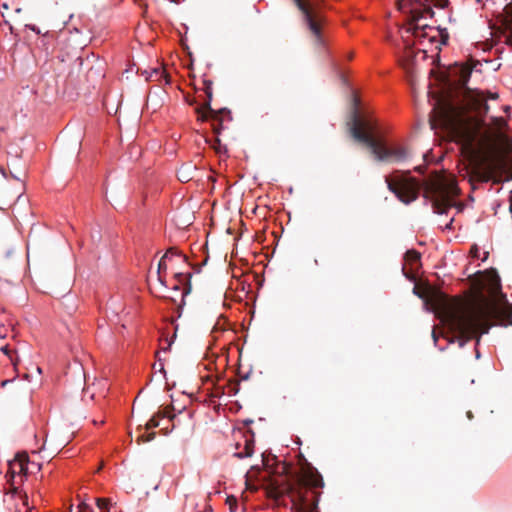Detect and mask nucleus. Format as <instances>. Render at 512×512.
<instances>
[{
  "label": "nucleus",
  "instance_id": "1",
  "mask_svg": "<svg viewBox=\"0 0 512 512\" xmlns=\"http://www.w3.org/2000/svg\"><path fill=\"white\" fill-rule=\"evenodd\" d=\"M500 279L493 275L483 285L489 296L482 291L468 301H454L445 311V321L450 329L459 334L462 347L473 337L480 341V335L488 333L495 322L512 325V304L500 293Z\"/></svg>",
  "mask_w": 512,
  "mask_h": 512
},
{
  "label": "nucleus",
  "instance_id": "2",
  "mask_svg": "<svg viewBox=\"0 0 512 512\" xmlns=\"http://www.w3.org/2000/svg\"><path fill=\"white\" fill-rule=\"evenodd\" d=\"M473 67L468 64L456 65L452 71L454 76L458 77L457 85L463 93L461 103H453L450 100H440L433 109L435 119L431 121L432 128L435 123L447 130H456L463 122V117L470 110L477 109L480 105V99L475 97L472 91L467 87L471 77Z\"/></svg>",
  "mask_w": 512,
  "mask_h": 512
},
{
  "label": "nucleus",
  "instance_id": "3",
  "mask_svg": "<svg viewBox=\"0 0 512 512\" xmlns=\"http://www.w3.org/2000/svg\"><path fill=\"white\" fill-rule=\"evenodd\" d=\"M323 487L324 481L321 474L316 469L309 468L295 483L287 484L284 488L270 486L267 495L279 502L284 494H287L295 512H319L318 502L321 495L319 489Z\"/></svg>",
  "mask_w": 512,
  "mask_h": 512
},
{
  "label": "nucleus",
  "instance_id": "4",
  "mask_svg": "<svg viewBox=\"0 0 512 512\" xmlns=\"http://www.w3.org/2000/svg\"><path fill=\"white\" fill-rule=\"evenodd\" d=\"M350 134L356 141L369 147L378 161L401 162L410 155L406 147L387 145L385 141L376 136V124L362 120L356 113L353 115Z\"/></svg>",
  "mask_w": 512,
  "mask_h": 512
},
{
  "label": "nucleus",
  "instance_id": "5",
  "mask_svg": "<svg viewBox=\"0 0 512 512\" xmlns=\"http://www.w3.org/2000/svg\"><path fill=\"white\" fill-rule=\"evenodd\" d=\"M458 187L452 180L435 175L424 184V194L432 202L433 209L438 214L454 206L453 198L458 195Z\"/></svg>",
  "mask_w": 512,
  "mask_h": 512
},
{
  "label": "nucleus",
  "instance_id": "6",
  "mask_svg": "<svg viewBox=\"0 0 512 512\" xmlns=\"http://www.w3.org/2000/svg\"><path fill=\"white\" fill-rule=\"evenodd\" d=\"M388 189L403 203L409 204L418 198L419 182L413 177H385Z\"/></svg>",
  "mask_w": 512,
  "mask_h": 512
},
{
  "label": "nucleus",
  "instance_id": "7",
  "mask_svg": "<svg viewBox=\"0 0 512 512\" xmlns=\"http://www.w3.org/2000/svg\"><path fill=\"white\" fill-rule=\"evenodd\" d=\"M295 5L303 14L305 24L318 41L321 40V19L322 16L318 7L307 0H293Z\"/></svg>",
  "mask_w": 512,
  "mask_h": 512
},
{
  "label": "nucleus",
  "instance_id": "8",
  "mask_svg": "<svg viewBox=\"0 0 512 512\" xmlns=\"http://www.w3.org/2000/svg\"><path fill=\"white\" fill-rule=\"evenodd\" d=\"M416 3L419 4V7H415L412 9V19L411 25L412 27L409 29L412 31L414 37L421 39L428 37L427 30H431L432 28L427 24H421V19L426 16L433 17L434 11L430 4H424L420 0H415Z\"/></svg>",
  "mask_w": 512,
  "mask_h": 512
},
{
  "label": "nucleus",
  "instance_id": "9",
  "mask_svg": "<svg viewBox=\"0 0 512 512\" xmlns=\"http://www.w3.org/2000/svg\"><path fill=\"white\" fill-rule=\"evenodd\" d=\"M173 419L174 418H159V420H157V418H149L144 423L145 432L139 434L137 437V443L139 444L142 442L152 441L155 438L156 433L146 432L156 427H160V430L163 432V435H167L174 427V425L172 424Z\"/></svg>",
  "mask_w": 512,
  "mask_h": 512
},
{
  "label": "nucleus",
  "instance_id": "10",
  "mask_svg": "<svg viewBox=\"0 0 512 512\" xmlns=\"http://www.w3.org/2000/svg\"><path fill=\"white\" fill-rule=\"evenodd\" d=\"M28 464H29V456L27 453H17L15 458L12 461H9L8 472L6 474L7 482L10 484L11 489L10 492L16 493L17 487L14 486V478L16 474H23L26 476L28 474Z\"/></svg>",
  "mask_w": 512,
  "mask_h": 512
},
{
  "label": "nucleus",
  "instance_id": "11",
  "mask_svg": "<svg viewBox=\"0 0 512 512\" xmlns=\"http://www.w3.org/2000/svg\"><path fill=\"white\" fill-rule=\"evenodd\" d=\"M227 116L229 119H231L230 111L226 108H222L219 110H214L211 108V110H202L200 114H198L199 119L202 121L211 119L212 121L223 119V116Z\"/></svg>",
  "mask_w": 512,
  "mask_h": 512
},
{
  "label": "nucleus",
  "instance_id": "12",
  "mask_svg": "<svg viewBox=\"0 0 512 512\" xmlns=\"http://www.w3.org/2000/svg\"><path fill=\"white\" fill-rule=\"evenodd\" d=\"M203 85H204L203 91L206 95V101L204 102V104L202 106H199L196 108L197 114H200L202 110H211V101L213 98V90H212L213 82L211 80L204 79Z\"/></svg>",
  "mask_w": 512,
  "mask_h": 512
},
{
  "label": "nucleus",
  "instance_id": "13",
  "mask_svg": "<svg viewBox=\"0 0 512 512\" xmlns=\"http://www.w3.org/2000/svg\"><path fill=\"white\" fill-rule=\"evenodd\" d=\"M196 173V166L191 164H185L180 167L178 170V179L181 182H189L194 178V174Z\"/></svg>",
  "mask_w": 512,
  "mask_h": 512
},
{
  "label": "nucleus",
  "instance_id": "14",
  "mask_svg": "<svg viewBox=\"0 0 512 512\" xmlns=\"http://www.w3.org/2000/svg\"><path fill=\"white\" fill-rule=\"evenodd\" d=\"M141 75H144L146 77V80L160 81L162 78H164L166 80V83H169V76L162 68H153L151 69L150 72L144 70L141 72Z\"/></svg>",
  "mask_w": 512,
  "mask_h": 512
},
{
  "label": "nucleus",
  "instance_id": "15",
  "mask_svg": "<svg viewBox=\"0 0 512 512\" xmlns=\"http://www.w3.org/2000/svg\"><path fill=\"white\" fill-rule=\"evenodd\" d=\"M169 255H177V252L174 248H169L166 253L164 254V256L160 259L159 263H158V270H157V275H158V280L161 282L162 285H165V282L163 280V277L161 275V272L162 271H165L167 269V265H166V258L169 257Z\"/></svg>",
  "mask_w": 512,
  "mask_h": 512
},
{
  "label": "nucleus",
  "instance_id": "16",
  "mask_svg": "<svg viewBox=\"0 0 512 512\" xmlns=\"http://www.w3.org/2000/svg\"><path fill=\"white\" fill-rule=\"evenodd\" d=\"M185 410V406L175 405L172 401L170 406H166L165 411H158L154 413L152 416H176V413L181 414Z\"/></svg>",
  "mask_w": 512,
  "mask_h": 512
},
{
  "label": "nucleus",
  "instance_id": "17",
  "mask_svg": "<svg viewBox=\"0 0 512 512\" xmlns=\"http://www.w3.org/2000/svg\"><path fill=\"white\" fill-rule=\"evenodd\" d=\"M253 454V443L251 441H246L244 451L235 453V456L238 458L250 457Z\"/></svg>",
  "mask_w": 512,
  "mask_h": 512
},
{
  "label": "nucleus",
  "instance_id": "18",
  "mask_svg": "<svg viewBox=\"0 0 512 512\" xmlns=\"http://www.w3.org/2000/svg\"><path fill=\"white\" fill-rule=\"evenodd\" d=\"M474 177H476L480 181H489L492 176V170L489 169L487 171H480L479 169L473 172Z\"/></svg>",
  "mask_w": 512,
  "mask_h": 512
},
{
  "label": "nucleus",
  "instance_id": "19",
  "mask_svg": "<svg viewBox=\"0 0 512 512\" xmlns=\"http://www.w3.org/2000/svg\"><path fill=\"white\" fill-rule=\"evenodd\" d=\"M420 257V253L416 250H408L405 254V259L411 264L419 262Z\"/></svg>",
  "mask_w": 512,
  "mask_h": 512
},
{
  "label": "nucleus",
  "instance_id": "20",
  "mask_svg": "<svg viewBox=\"0 0 512 512\" xmlns=\"http://www.w3.org/2000/svg\"><path fill=\"white\" fill-rule=\"evenodd\" d=\"M501 142L506 153L512 152V139L506 135H501Z\"/></svg>",
  "mask_w": 512,
  "mask_h": 512
},
{
  "label": "nucleus",
  "instance_id": "21",
  "mask_svg": "<svg viewBox=\"0 0 512 512\" xmlns=\"http://www.w3.org/2000/svg\"><path fill=\"white\" fill-rule=\"evenodd\" d=\"M226 504L229 506L230 512H235L238 505L237 498L234 496H228L226 498Z\"/></svg>",
  "mask_w": 512,
  "mask_h": 512
},
{
  "label": "nucleus",
  "instance_id": "22",
  "mask_svg": "<svg viewBox=\"0 0 512 512\" xmlns=\"http://www.w3.org/2000/svg\"><path fill=\"white\" fill-rule=\"evenodd\" d=\"M431 2L433 3V5L436 8H440V9H445L449 5V1L448 0H431Z\"/></svg>",
  "mask_w": 512,
  "mask_h": 512
},
{
  "label": "nucleus",
  "instance_id": "23",
  "mask_svg": "<svg viewBox=\"0 0 512 512\" xmlns=\"http://www.w3.org/2000/svg\"><path fill=\"white\" fill-rule=\"evenodd\" d=\"M222 121H223V119H218V120L213 121V125H212L213 131L217 135L220 134V132L223 128Z\"/></svg>",
  "mask_w": 512,
  "mask_h": 512
},
{
  "label": "nucleus",
  "instance_id": "24",
  "mask_svg": "<svg viewBox=\"0 0 512 512\" xmlns=\"http://www.w3.org/2000/svg\"><path fill=\"white\" fill-rule=\"evenodd\" d=\"M96 505H97L100 509H108L109 499H106V498H97V499H96Z\"/></svg>",
  "mask_w": 512,
  "mask_h": 512
},
{
  "label": "nucleus",
  "instance_id": "25",
  "mask_svg": "<svg viewBox=\"0 0 512 512\" xmlns=\"http://www.w3.org/2000/svg\"><path fill=\"white\" fill-rule=\"evenodd\" d=\"M78 509H79L78 512H93L92 508L85 503L80 504L78 506Z\"/></svg>",
  "mask_w": 512,
  "mask_h": 512
},
{
  "label": "nucleus",
  "instance_id": "26",
  "mask_svg": "<svg viewBox=\"0 0 512 512\" xmlns=\"http://www.w3.org/2000/svg\"><path fill=\"white\" fill-rule=\"evenodd\" d=\"M474 135L470 134V133H466V141L468 144H472V142L474 141Z\"/></svg>",
  "mask_w": 512,
  "mask_h": 512
},
{
  "label": "nucleus",
  "instance_id": "27",
  "mask_svg": "<svg viewBox=\"0 0 512 512\" xmlns=\"http://www.w3.org/2000/svg\"><path fill=\"white\" fill-rule=\"evenodd\" d=\"M220 144H221L220 139L216 138L215 141H214V144H213V148L218 151V146H220Z\"/></svg>",
  "mask_w": 512,
  "mask_h": 512
},
{
  "label": "nucleus",
  "instance_id": "28",
  "mask_svg": "<svg viewBox=\"0 0 512 512\" xmlns=\"http://www.w3.org/2000/svg\"><path fill=\"white\" fill-rule=\"evenodd\" d=\"M442 36V43L443 44H446L447 43V40H448V34L446 33L445 35L444 34H441Z\"/></svg>",
  "mask_w": 512,
  "mask_h": 512
},
{
  "label": "nucleus",
  "instance_id": "29",
  "mask_svg": "<svg viewBox=\"0 0 512 512\" xmlns=\"http://www.w3.org/2000/svg\"><path fill=\"white\" fill-rule=\"evenodd\" d=\"M165 343L167 344V347H163V350H167L171 346V341H169L168 339H165Z\"/></svg>",
  "mask_w": 512,
  "mask_h": 512
},
{
  "label": "nucleus",
  "instance_id": "30",
  "mask_svg": "<svg viewBox=\"0 0 512 512\" xmlns=\"http://www.w3.org/2000/svg\"><path fill=\"white\" fill-rule=\"evenodd\" d=\"M432 337H433V339H434V342L436 343V342H437V336H436V331H435V329H433V331H432Z\"/></svg>",
  "mask_w": 512,
  "mask_h": 512
},
{
  "label": "nucleus",
  "instance_id": "31",
  "mask_svg": "<svg viewBox=\"0 0 512 512\" xmlns=\"http://www.w3.org/2000/svg\"><path fill=\"white\" fill-rule=\"evenodd\" d=\"M252 423H253V420H252V419H247V420L245 421V425H246V426H249V425H250V424H252Z\"/></svg>",
  "mask_w": 512,
  "mask_h": 512
},
{
  "label": "nucleus",
  "instance_id": "32",
  "mask_svg": "<svg viewBox=\"0 0 512 512\" xmlns=\"http://www.w3.org/2000/svg\"><path fill=\"white\" fill-rule=\"evenodd\" d=\"M4 22H5L6 25L9 26V30L12 32L13 31L12 25H10V23L7 20H5Z\"/></svg>",
  "mask_w": 512,
  "mask_h": 512
},
{
  "label": "nucleus",
  "instance_id": "33",
  "mask_svg": "<svg viewBox=\"0 0 512 512\" xmlns=\"http://www.w3.org/2000/svg\"><path fill=\"white\" fill-rule=\"evenodd\" d=\"M415 170L422 173L423 172V168L422 166H418V167H415Z\"/></svg>",
  "mask_w": 512,
  "mask_h": 512
},
{
  "label": "nucleus",
  "instance_id": "34",
  "mask_svg": "<svg viewBox=\"0 0 512 512\" xmlns=\"http://www.w3.org/2000/svg\"><path fill=\"white\" fill-rule=\"evenodd\" d=\"M176 277L179 279V281H181V279L184 278V275L183 274H177Z\"/></svg>",
  "mask_w": 512,
  "mask_h": 512
},
{
  "label": "nucleus",
  "instance_id": "35",
  "mask_svg": "<svg viewBox=\"0 0 512 512\" xmlns=\"http://www.w3.org/2000/svg\"><path fill=\"white\" fill-rule=\"evenodd\" d=\"M490 98L491 99H496V98H498V95L497 94H491Z\"/></svg>",
  "mask_w": 512,
  "mask_h": 512
},
{
  "label": "nucleus",
  "instance_id": "36",
  "mask_svg": "<svg viewBox=\"0 0 512 512\" xmlns=\"http://www.w3.org/2000/svg\"><path fill=\"white\" fill-rule=\"evenodd\" d=\"M2 8L7 10L9 7H8V5H7L6 3H4V4L2 5Z\"/></svg>",
  "mask_w": 512,
  "mask_h": 512
},
{
  "label": "nucleus",
  "instance_id": "37",
  "mask_svg": "<svg viewBox=\"0 0 512 512\" xmlns=\"http://www.w3.org/2000/svg\"><path fill=\"white\" fill-rule=\"evenodd\" d=\"M27 500H28V497H27V495L25 494V495H24V503H25V504H27Z\"/></svg>",
  "mask_w": 512,
  "mask_h": 512
},
{
  "label": "nucleus",
  "instance_id": "38",
  "mask_svg": "<svg viewBox=\"0 0 512 512\" xmlns=\"http://www.w3.org/2000/svg\"><path fill=\"white\" fill-rule=\"evenodd\" d=\"M348 58H349V59H352V58H353V53H352V52L348 55Z\"/></svg>",
  "mask_w": 512,
  "mask_h": 512
},
{
  "label": "nucleus",
  "instance_id": "39",
  "mask_svg": "<svg viewBox=\"0 0 512 512\" xmlns=\"http://www.w3.org/2000/svg\"><path fill=\"white\" fill-rule=\"evenodd\" d=\"M466 416L471 417V416H473V415H472V413L469 411V412H467Z\"/></svg>",
  "mask_w": 512,
  "mask_h": 512
},
{
  "label": "nucleus",
  "instance_id": "40",
  "mask_svg": "<svg viewBox=\"0 0 512 512\" xmlns=\"http://www.w3.org/2000/svg\"><path fill=\"white\" fill-rule=\"evenodd\" d=\"M452 221H453V220L449 221V224L446 226L447 228H449V227L451 226Z\"/></svg>",
  "mask_w": 512,
  "mask_h": 512
},
{
  "label": "nucleus",
  "instance_id": "41",
  "mask_svg": "<svg viewBox=\"0 0 512 512\" xmlns=\"http://www.w3.org/2000/svg\"><path fill=\"white\" fill-rule=\"evenodd\" d=\"M189 291H190V286L186 289L185 294L189 293Z\"/></svg>",
  "mask_w": 512,
  "mask_h": 512
},
{
  "label": "nucleus",
  "instance_id": "42",
  "mask_svg": "<svg viewBox=\"0 0 512 512\" xmlns=\"http://www.w3.org/2000/svg\"><path fill=\"white\" fill-rule=\"evenodd\" d=\"M16 12H17V13H20V12H21V8H17V9H16Z\"/></svg>",
  "mask_w": 512,
  "mask_h": 512
},
{
  "label": "nucleus",
  "instance_id": "43",
  "mask_svg": "<svg viewBox=\"0 0 512 512\" xmlns=\"http://www.w3.org/2000/svg\"><path fill=\"white\" fill-rule=\"evenodd\" d=\"M93 424H94V425H98L99 423H98L96 420H94V421H93Z\"/></svg>",
  "mask_w": 512,
  "mask_h": 512
}]
</instances>
